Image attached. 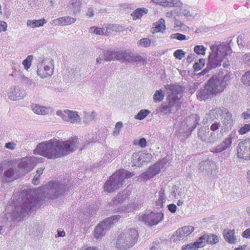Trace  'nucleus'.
I'll use <instances>...</instances> for the list:
<instances>
[{"label": "nucleus", "mask_w": 250, "mask_h": 250, "mask_svg": "<svg viewBox=\"0 0 250 250\" xmlns=\"http://www.w3.org/2000/svg\"><path fill=\"white\" fill-rule=\"evenodd\" d=\"M34 191L31 189H24L19 195V198L15 201V197H13L14 201V209L12 212H7L5 214V219L7 221L20 220L27 216L29 213L35 210L37 208V200L33 197L35 195Z\"/></svg>", "instance_id": "1"}, {"label": "nucleus", "mask_w": 250, "mask_h": 250, "mask_svg": "<svg viewBox=\"0 0 250 250\" xmlns=\"http://www.w3.org/2000/svg\"><path fill=\"white\" fill-rule=\"evenodd\" d=\"M236 54L230 45L224 42L214 44L210 46L208 62H236Z\"/></svg>", "instance_id": "2"}, {"label": "nucleus", "mask_w": 250, "mask_h": 250, "mask_svg": "<svg viewBox=\"0 0 250 250\" xmlns=\"http://www.w3.org/2000/svg\"><path fill=\"white\" fill-rule=\"evenodd\" d=\"M62 152V142L56 138L39 143L33 151L34 154L49 159H55L60 157Z\"/></svg>", "instance_id": "3"}, {"label": "nucleus", "mask_w": 250, "mask_h": 250, "mask_svg": "<svg viewBox=\"0 0 250 250\" xmlns=\"http://www.w3.org/2000/svg\"><path fill=\"white\" fill-rule=\"evenodd\" d=\"M233 75L229 72L225 75L218 74L212 77L208 82V87L212 94L216 95L224 91L229 84Z\"/></svg>", "instance_id": "4"}, {"label": "nucleus", "mask_w": 250, "mask_h": 250, "mask_svg": "<svg viewBox=\"0 0 250 250\" xmlns=\"http://www.w3.org/2000/svg\"><path fill=\"white\" fill-rule=\"evenodd\" d=\"M138 239V232L135 229H125L117 237L116 245L120 250H125L133 247Z\"/></svg>", "instance_id": "5"}, {"label": "nucleus", "mask_w": 250, "mask_h": 250, "mask_svg": "<svg viewBox=\"0 0 250 250\" xmlns=\"http://www.w3.org/2000/svg\"><path fill=\"white\" fill-rule=\"evenodd\" d=\"M134 174L125 169H121L113 174L104 187L105 191L111 192L123 185L125 179L131 177Z\"/></svg>", "instance_id": "6"}, {"label": "nucleus", "mask_w": 250, "mask_h": 250, "mask_svg": "<svg viewBox=\"0 0 250 250\" xmlns=\"http://www.w3.org/2000/svg\"><path fill=\"white\" fill-rule=\"evenodd\" d=\"M232 119L229 114L223 115L220 122H215L210 126L211 137L210 141H216L219 137L220 134L225 132L231 126Z\"/></svg>", "instance_id": "7"}, {"label": "nucleus", "mask_w": 250, "mask_h": 250, "mask_svg": "<svg viewBox=\"0 0 250 250\" xmlns=\"http://www.w3.org/2000/svg\"><path fill=\"white\" fill-rule=\"evenodd\" d=\"M62 187L58 181H51L47 184L37 190V193L41 194V197L54 199L58 197L62 193Z\"/></svg>", "instance_id": "8"}, {"label": "nucleus", "mask_w": 250, "mask_h": 250, "mask_svg": "<svg viewBox=\"0 0 250 250\" xmlns=\"http://www.w3.org/2000/svg\"><path fill=\"white\" fill-rule=\"evenodd\" d=\"M105 61H122L123 62H137L144 61L143 58L133 53H125L123 54L118 52H107Z\"/></svg>", "instance_id": "9"}, {"label": "nucleus", "mask_w": 250, "mask_h": 250, "mask_svg": "<svg viewBox=\"0 0 250 250\" xmlns=\"http://www.w3.org/2000/svg\"><path fill=\"white\" fill-rule=\"evenodd\" d=\"M42 158L36 157L23 158L18 164L20 174L23 175L28 173L38 163L42 162Z\"/></svg>", "instance_id": "10"}, {"label": "nucleus", "mask_w": 250, "mask_h": 250, "mask_svg": "<svg viewBox=\"0 0 250 250\" xmlns=\"http://www.w3.org/2000/svg\"><path fill=\"white\" fill-rule=\"evenodd\" d=\"M7 96L11 101H16L22 99L26 95L25 90L19 86L12 85L6 90Z\"/></svg>", "instance_id": "11"}, {"label": "nucleus", "mask_w": 250, "mask_h": 250, "mask_svg": "<svg viewBox=\"0 0 250 250\" xmlns=\"http://www.w3.org/2000/svg\"><path fill=\"white\" fill-rule=\"evenodd\" d=\"M166 163V160L163 159L160 162L157 163L152 166L150 167L146 171L141 174L140 175L141 178L143 179L144 181L153 178L160 173L161 169L164 167V165Z\"/></svg>", "instance_id": "12"}, {"label": "nucleus", "mask_w": 250, "mask_h": 250, "mask_svg": "<svg viewBox=\"0 0 250 250\" xmlns=\"http://www.w3.org/2000/svg\"><path fill=\"white\" fill-rule=\"evenodd\" d=\"M163 218V213L156 211H152L149 213H145L142 216L143 220L151 226L156 225L162 221Z\"/></svg>", "instance_id": "13"}, {"label": "nucleus", "mask_w": 250, "mask_h": 250, "mask_svg": "<svg viewBox=\"0 0 250 250\" xmlns=\"http://www.w3.org/2000/svg\"><path fill=\"white\" fill-rule=\"evenodd\" d=\"M237 155L245 160L250 158V139L246 140L238 144Z\"/></svg>", "instance_id": "14"}, {"label": "nucleus", "mask_w": 250, "mask_h": 250, "mask_svg": "<svg viewBox=\"0 0 250 250\" xmlns=\"http://www.w3.org/2000/svg\"><path fill=\"white\" fill-rule=\"evenodd\" d=\"M194 230V228L191 226L183 227L178 229L173 235L174 241H181L186 239Z\"/></svg>", "instance_id": "15"}, {"label": "nucleus", "mask_w": 250, "mask_h": 250, "mask_svg": "<svg viewBox=\"0 0 250 250\" xmlns=\"http://www.w3.org/2000/svg\"><path fill=\"white\" fill-rule=\"evenodd\" d=\"M151 159V155L150 154L138 152L133 154L131 157V162L134 166L140 167L143 163L150 161Z\"/></svg>", "instance_id": "16"}, {"label": "nucleus", "mask_w": 250, "mask_h": 250, "mask_svg": "<svg viewBox=\"0 0 250 250\" xmlns=\"http://www.w3.org/2000/svg\"><path fill=\"white\" fill-rule=\"evenodd\" d=\"M63 121L77 125L81 124L82 118L77 111L65 109L63 110Z\"/></svg>", "instance_id": "17"}, {"label": "nucleus", "mask_w": 250, "mask_h": 250, "mask_svg": "<svg viewBox=\"0 0 250 250\" xmlns=\"http://www.w3.org/2000/svg\"><path fill=\"white\" fill-rule=\"evenodd\" d=\"M53 70L52 63L49 65L46 63H39L38 65L37 74L42 78H46L52 74Z\"/></svg>", "instance_id": "18"}, {"label": "nucleus", "mask_w": 250, "mask_h": 250, "mask_svg": "<svg viewBox=\"0 0 250 250\" xmlns=\"http://www.w3.org/2000/svg\"><path fill=\"white\" fill-rule=\"evenodd\" d=\"M79 141L78 138L74 137L71 140L63 141V156L75 151L78 146Z\"/></svg>", "instance_id": "19"}, {"label": "nucleus", "mask_w": 250, "mask_h": 250, "mask_svg": "<svg viewBox=\"0 0 250 250\" xmlns=\"http://www.w3.org/2000/svg\"><path fill=\"white\" fill-rule=\"evenodd\" d=\"M109 229V225L106 224L105 221L101 222L97 225L94 231V237L97 240L101 239L105 235L106 230Z\"/></svg>", "instance_id": "20"}, {"label": "nucleus", "mask_w": 250, "mask_h": 250, "mask_svg": "<svg viewBox=\"0 0 250 250\" xmlns=\"http://www.w3.org/2000/svg\"><path fill=\"white\" fill-rule=\"evenodd\" d=\"M181 97L177 96L174 97L173 95H168L167 97L168 105L171 111L173 113L178 110L181 107V102L180 101Z\"/></svg>", "instance_id": "21"}, {"label": "nucleus", "mask_w": 250, "mask_h": 250, "mask_svg": "<svg viewBox=\"0 0 250 250\" xmlns=\"http://www.w3.org/2000/svg\"><path fill=\"white\" fill-rule=\"evenodd\" d=\"M219 237L217 235L208 233L204 234L199 238V242L203 244V247L207 243L210 244H216L219 241Z\"/></svg>", "instance_id": "22"}, {"label": "nucleus", "mask_w": 250, "mask_h": 250, "mask_svg": "<svg viewBox=\"0 0 250 250\" xmlns=\"http://www.w3.org/2000/svg\"><path fill=\"white\" fill-rule=\"evenodd\" d=\"M165 88L168 95H173L174 97H182L181 92L182 91L183 89L182 87L179 85L167 84L165 85Z\"/></svg>", "instance_id": "23"}, {"label": "nucleus", "mask_w": 250, "mask_h": 250, "mask_svg": "<svg viewBox=\"0 0 250 250\" xmlns=\"http://www.w3.org/2000/svg\"><path fill=\"white\" fill-rule=\"evenodd\" d=\"M130 193L126 190L119 193L109 203L110 206H117L121 204L129 195Z\"/></svg>", "instance_id": "24"}, {"label": "nucleus", "mask_w": 250, "mask_h": 250, "mask_svg": "<svg viewBox=\"0 0 250 250\" xmlns=\"http://www.w3.org/2000/svg\"><path fill=\"white\" fill-rule=\"evenodd\" d=\"M215 163L210 160L202 162L199 164V170L200 172H206L208 173L212 172V169L215 168Z\"/></svg>", "instance_id": "25"}, {"label": "nucleus", "mask_w": 250, "mask_h": 250, "mask_svg": "<svg viewBox=\"0 0 250 250\" xmlns=\"http://www.w3.org/2000/svg\"><path fill=\"white\" fill-rule=\"evenodd\" d=\"M151 2L166 7H180L182 4L179 0H152Z\"/></svg>", "instance_id": "26"}, {"label": "nucleus", "mask_w": 250, "mask_h": 250, "mask_svg": "<svg viewBox=\"0 0 250 250\" xmlns=\"http://www.w3.org/2000/svg\"><path fill=\"white\" fill-rule=\"evenodd\" d=\"M209 130L208 128L206 127L200 128L199 130L198 136V137L207 143H213L215 141H210V139L211 137V133H209Z\"/></svg>", "instance_id": "27"}, {"label": "nucleus", "mask_w": 250, "mask_h": 250, "mask_svg": "<svg viewBox=\"0 0 250 250\" xmlns=\"http://www.w3.org/2000/svg\"><path fill=\"white\" fill-rule=\"evenodd\" d=\"M83 116L82 118L83 123L88 125L92 123L97 117V113L94 111H83Z\"/></svg>", "instance_id": "28"}, {"label": "nucleus", "mask_w": 250, "mask_h": 250, "mask_svg": "<svg viewBox=\"0 0 250 250\" xmlns=\"http://www.w3.org/2000/svg\"><path fill=\"white\" fill-rule=\"evenodd\" d=\"M31 108L34 113L41 115L46 114L50 109V107L42 106L37 104H32Z\"/></svg>", "instance_id": "29"}, {"label": "nucleus", "mask_w": 250, "mask_h": 250, "mask_svg": "<svg viewBox=\"0 0 250 250\" xmlns=\"http://www.w3.org/2000/svg\"><path fill=\"white\" fill-rule=\"evenodd\" d=\"M199 120V117L196 114L192 115L186 118L187 125L188 127V129H190V131L196 127Z\"/></svg>", "instance_id": "30"}, {"label": "nucleus", "mask_w": 250, "mask_h": 250, "mask_svg": "<svg viewBox=\"0 0 250 250\" xmlns=\"http://www.w3.org/2000/svg\"><path fill=\"white\" fill-rule=\"evenodd\" d=\"M232 143L226 138L220 144L217 145L211 151L214 153H220L230 147Z\"/></svg>", "instance_id": "31"}, {"label": "nucleus", "mask_w": 250, "mask_h": 250, "mask_svg": "<svg viewBox=\"0 0 250 250\" xmlns=\"http://www.w3.org/2000/svg\"><path fill=\"white\" fill-rule=\"evenodd\" d=\"M165 29L166 26L165 20L163 19H161L157 22L153 24V26L151 28V32L153 33L163 32Z\"/></svg>", "instance_id": "32"}, {"label": "nucleus", "mask_w": 250, "mask_h": 250, "mask_svg": "<svg viewBox=\"0 0 250 250\" xmlns=\"http://www.w3.org/2000/svg\"><path fill=\"white\" fill-rule=\"evenodd\" d=\"M213 95L208 87V84L204 89H201L197 95V99L199 100H205L208 99L210 95Z\"/></svg>", "instance_id": "33"}, {"label": "nucleus", "mask_w": 250, "mask_h": 250, "mask_svg": "<svg viewBox=\"0 0 250 250\" xmlns=\"http://www.w3.org/2000/svg\"><path fill=\"white\" fill-rule=\"evenodd\" d=\"M224 238L230 244H234L237 242V238L234 235L233 230H228L224 232Z\"/></svg>", "instance_id": "34"}, {"label": "nucleus", "mask_w": 250, "mask_h": 250, "mask_svg": "<svg viewBox=\"0 0 250 250\" xmlns=\"http://www.w3.org/2000/svg\"><path fill=\"white\" fill-rule=\"evenodd\" d=\"M46 23V21L44 19H41L38 20H30L27 21V26L32 28L42 26L44 24Z\"/></svg>", "instance_id": "35"}, {"label": "nucleus", "mask_w": 250, "mask_h": 250, "mask_svg": "<svg viewBox=\"0 0 250 250\" xmlns=\"http://www.w3.org/2000/svg\"><path fill=\"white\" fill-rule=\"evenodd\" d=\"M164 97L165 92L162 89H159L154 92L152 99L154 103H158L163 101Z\"/></svg>", "instance_id": "36"}, {"label": "nucleus", "mask_w": 250, "mask_h": 250, "mask_svg": "<svg viewBox=\"0 0 250 250\" xmlns=\"http://www.w3.org/2000/svg\"><path fill=\"white\" fill-rule=\"evenodd\" d=\"M203 244L199 242V239L193 243H190L182 246V250H196L199 248H202Z\"/></svg>", "instance_id": "37"}, {"label": "nucleus", "mask_w": 250, "mask_h": 250, "mask_svg": "<svg viewBox=\"0 0 250 250\" xmlns=\"http://www.w3.org/2000/svg\"><path fill=\"white\" fill-rule=\"evenodd\" d=\"M158 198L156 199L155 205L160 208H163L166 202V196L165 195L164 190L161 189L159 192Z\"/></svg>", "instance_id": "38"}, {"label": "nucleus", "mask_w": 250, "mask_h": 250, "mask_svg": "<svg viewBox=\"0 0 250 250\" xmlns=\"http://www.w3.org/2000/svg\"><path fill=\"white\" fill-rule=\"evenodd\" d=\"M81 1L80 0H71L68 5L72 12L76 13L79 11L81 9Z\"/></svg>", "instance_id": "39"}, {"label": "nucleus", "mask_w": 250, "mask_h": 250, "mask_svg": "<svg viewBox=\"0 0 250 250\" xmlns=\"http://www.w3.org/2000/svg\"><path fill=\"white\" fill-rule=\"evenodd\" d=\"M20 80L22 83L25 84L26 86L29 88H34L36 86L35 82L24 76H21Z\"/></svg>", "instance_id": "40"}, {"label": "nucleus", "mask_w": 250, "mask_h": 250, "mask_svg": "<svg viewBox=\"0 0 250 250\" xmlns=\"http://www.w3.org/2000/svg\"><path fill=\"white\" fill-rule=\"evenodd\" d=\"M187 61L188 62H196L198 61V62H205V59L199 58V56L194 53L189 54L187 58Z\"/></svg>", "instance_id": "41"}, {"label": "nucleus", "mask_w": 250, "mask_h": 250, "mask_svg": "<svg viewBox=\"0 0 250 250\" xmlns=\"http://www.w3.org/2000/svg\"><path fill=\"white\" fill-rule=\"evenodd\" d=\"M147 10L145 8H138L132 14L133 20L140 19L143 15L146 14Z\"/></svg>", "instance_id": "42"}, {"label": "nucleus", "mask_w": 250, "mask_h": 250, "mask_svg": "<svg viewBox=\"0 0 250 250\" xmlns=\"http://www.w3.org/2000/svg\"><path fill=\"white\" fill-rule=\"evenodd\" d=\"M222 113V110L220 108H216L210 110L208 115L210 117V119L213 120L221 116Z\"/></svg>", "instance_id": "43"}, {"label": "nucleus", "mask_w": 250, "mask_h": 250, "mask_svg": "<svg viewBox=\"0 0 250 250\" xmlns=\"http://www.w3.org/2000/svg\"><path fill=\"white\" fill-rule=\"evenodd\" d=\"M181 14L186 18H194L197 15V12L196 10L189 11L187 9H181Z\"/></svg>", "instance_id": "44"}, {"label": "nucleus", "mask_w": 250, "mask_h": 250, "mask_svg": "<svg viewBox=\"0 0 250 250\" xmlns=\"http://www.w3.org/2000/svg\"><path fill=\"white\" fill-rule=\"evenodd\" d=\"M150 111L148 109H141L135 116L134 118L138 120H142L144 119L149 114Z\"/></svg>", "instance_id": "45"}, {"label": "nucleus", "mask_w": 250, "mask_h": 250, "mask_svg": "<svg viewBox=\"0 0 250 250\" xmlns=\"http://www.w3.org/2000/svg\"><path fill=\"white\" fill-rule=\"evenodd\" d=\"M183 190L181 188H177L176 186H173L172 188V196H174L176 199L181 198L183 194Z\"/></svg>", "instance_id": "46"}, {"label": "nucleus", "mask_w": 250, "mask_h": 250, "mask_svg": "<svg viewBox=\"0 0 250 250\" xmlns=\"http://www.w3.org/2000/svg\"><path fill=\"white\" fill-rule=\"evenodd\" d=\"M206 50L207 48L202 45H195L193 48L194 53L197 54L198 56H205L206 54Z\"/></svg>", "instance_id": "47"}, {"label": "nucleus", "mask_w": 250, "mask_h": 250, "mask_svg": "<svg viewBox=\"0 0 250 250\" xmlns=\"http://www.w3.org/2000/svg\"><path fill=\"white\" fill-rule=\"evenodd\" d=\"M221 66V63H207V66L199 75H204L207 74L210 70L217 68Z\"/></svg>", "instance_id": "48"}, {"label": "nucleus", "mask_w": 250, "mask_h": 250, "mask_svg": "<svg viewBox=\"0 0 250 250\" xmlns=\"http://www.w3.org/2000/svg\"><path fill=\"white\" fill-rule=\"evenodd\" d=\"M121 218V216L119 215H115L112 216L111 217H108L104 220L103 221H105L106 224L109 225V228H110L111 226L114 223H116Z\"/></svg>", "instance_id": "49"}, {"label": "nucleus", "mask_w": 250, "mask_h": 250, "mask_svg": "<svg viewBox=\"0 0 250 250\" xmlns=\"http://www.w3.org/2000/svg\"><path fill=\"white\" fill-rule=\"evenodd\" d=\"M89 32L98 35H103L104 34V29L96 26H92L89 28Z\"/></svg>", "instance_id": "50"}, {"label": "nucleus", "mask_w": 250, "mask_h": 250, "mask_svg": "<svg viewBox=\"0 0 250 250\" xmlns=\"http://www.w3.org/2000/svg\"><path fill=\"white\" fill-rule=\"evenodd\" d=\"M117 155V153H114L112 151L107 153L104 155V163H109L114 159Z\"/></svg>", "instance_id": "51"}, {"label": "nucleus", "mask_w": 250, "mask_h": 250, "mask_svg": "<svg viewBox=\"0 0 250 250\" xmlns=\"http://www.w3.org/2000/svg\"><path fill=\"white\" fill-rule=\"evenodd\" d=\"M170 39H177L179 41H185V40H188L189 39V37H187L186 36H185V35H183V34H180V33H174V34H172L171 35H170Z\"/></svg>", "instance_id": "52"}, {"label": "nucleus", "mask_w": 250, "mask_h": 250, "mask_svg": "<svg viewBox=\"0 0 250 250\" xmlns=\"http://www.w3.org/2000/svg\"><path fill=\"white\" fill-rule=\"evenodd\" d=\"M241 81L244 85L246 86L250 85V71L246 72L242 76Z\"/></svg>", "instance_id": "53"}, {"label": "nucleus", "mask_w": 250, "mask_h": 250, "mask_svg": "<svg viewBox=\"0 0 250 250\" xmlns=\"http://www.w3.org/2000/svg\"><path fill=\"white\" fill-rule=\"evenodd\" d=\"M151 43L150 40L148 38H143L139 41L137 42V44L139 46L147 47L150 46Z\"/></svg>", "instance_id": "54"}, {"label": "nucleus", "mask_w": 250, "mask_h": 250, "mask_svg": "<svg viewBox=\"0 0 250 250\" xmlns=\"http://www.w3.org/2000/svg\"><path fill=\"white\" fill-rule=\"evenodd\" d=\"M250 131V123L245 124L242 126L238 130V133L241 135H244Z\"/></svg>", "instance_id": "55"}, {"label": "nucleus", "mask_w": 250, "mask_h": 250, "mask_svg": "<svg viewBox=\"0 0 250 250\" xmlns=\"http://www.w3.org/2000/svg\"><path fill=\"white\" fill-rule=\"evenodd\" d=\"M14 175V171L12 169H9L4 173V176L5 177V182H9L12 180V177Z\"/></svg>", "instance_id": "56"}, {"label": "nucleus", "mask_w": 250, "mask_h": 250, "mask_svg": "<svg viewBox=\"0 0 250 250\" xmlns=\"http://www.w3.org/2000/svg\"><path fill=\"white\" fill-rule=\"evenodd\" d=\"M122 127L123 123L122 122H118L116 124L114 130L112 133L114 137H117L119 135L120 130Z\"/></svg>", "instance_id": "57"}, {"label": "nucleus", "mask_w": 250, "mask_h": 250, "mask_svg": "<svg viewBox=\"0 0 250 250\" xmlns=\"http://www.w3.org/2000/svg\"><path fill=\"white\" fill-rule=\"evenodd\" d=\"M186 52L182 49L176 50L174 53V56L179 60H181L185 56Z\"/></svg>", "instance_id": "58"}, {"label": "nucleus", "mask_w": 250, "mask_h": 250, "mask_svg": "<svg viewBox=\"0 0 250 250\" xmlns=\"http://www.w3.org/2000/svg\"><path fill=\"white\" fill-rule=\"evenodd\" d=\"M134 145H138L140 147L144 148L146 145V139L144 138H142L139 140H135L134 141Z\"/></svg>", "instance_id": "59"}, {"label": "nucleus", "mask_w": 250, "mask_h": 250, "mask_svg": "<svg viewBox=\"0 0 250 250\" xmlns=\"http://www.w3.org/2000/svg\"><path fill=\"white\" fill-rule=\"evenodd\" d=\"M137 205L134 203H131L127 205V207L125 209H123L122 211L118 210V211H121L124 212H132L134 209L137 208Z\"/></svg>", "instance_id": "60"}, {"label": "nucleus", "mask_w": 250, "mask_h": 250, "mask_svg": "<svg viewBox=\"0 0 250 250\" xmlns=\"http://www.w3.org/2000/svg\"><path fill=\"white\" fill-rule=\"evenodd\" d=\"M160 111L164 115L168 114L169 113H173V111H171L170 108H169L168 105H162L160 107Z\"/></svg>", "instance_id": "61"}, {"label": "nucleus", "mask_w": 250, "mask_h": 250, "mask_svg": "<svg viewBox=\"0 0 250 250\" xmlns=\"http://www.w3.org/2000/svg\"><path fill=\"white\" fill-rule=\"evenodd\" d=\"M227 138L228 140H229V141L231 143H232L233 141H236L237 139V138H238V136H237L236 131L235 130H232L230 132V133L229 134V136L228 137H227Z\"/></svg>", "instance_id": "62"}, {"label": "nucleus", "mask_w": 250, "mask_h": 250, "mask_svg": "<svg viewBox=\"0 0 250 250\" xmlns=\"http://www.w3.org/2000/svg\"><path fill=\"white\" fill-rule=\"evenodd\" d=\"M75 21V19L68 16L63 17V25H69Z\"/></svg>", "instance_id": "63"}, {"label": "nucleus", "mask_w": 250, "mask_h": 250, "mask_svg": "<svg viewBox=\"0 0 250 250\" xmlns=\"http://www.w3.org/2000/svg\"><path fill=\"white\" fill-rule=\"evenodd\" d=\"M235 59L237 60L236 61L239 62H250V53H247L244 55L241 59H237V56H235Z\"/></svg>", "instance_id": "64"}]
</instances>
